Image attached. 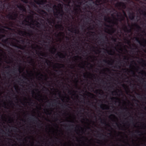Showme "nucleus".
<instances>
[{"label":"nucleus","mask_w":146,"mask_h":146,"mask_svg":"<svg viewBox=\"0 0 146 146\" xmlns=\"http://www.w3.org/2000/svg\"><path fill=\"white\" fill-rule=\"evenodd\" d=\"M29 32L27 33L25 31H23L21 30L18 31V34L20 35L23 36L28 35L29 36H31L33 35V31L31 29L28 30Z\"/></svg>","instance_id":"1"},{"label":"nucleus","mask_w":146,"mask_h":146,"mask_svg":"<svg viewBox=\"0 0 146 146\" xmlns=\"http://www.w3.org/2000/svg\"><path fill=\"white\" fill-rule=\"evenodd\" d=\"M64 13L63 9L59 10L56 12H54V15L56 16L57 18L62 19Z\"/></svg>","instance_id":"2"},{"label":"nucleus","mask_w":146,"mask_h":146,"mask_svg":"<svg viewBox=\"0 0 146 146\" xmlns=\"http://www.w3.org/2000/svg\"><path fill=\"white\" fill-rule=\"evenodd\" d=\"M115 6L118 8L119 9H125L126 7V4L122 2H117L115 4Z\"/></svg>","instance_id":"3"},{"label":"nucleus","mask_w":146,"mask_h":146,"mask_svg":"<svg viewBox=\"0 0 146 146\" xmlns=\"http://www.w3.org/2000/svg\"><path fill=\"white\" fill-rule=\"evenodd\" d=\"M13 15L10 14H9L7 16V18L9 19L13 20H16V19L18 18L19 14L16 12L15 13L13 12Z\"/></svg>","instance_id":"4"},{"label":"nucleus","mask_w":146,"mask_h":146,"mask_svg":"<svg viewBox=\"0 0 146 146\" xmlns=\"http://www.w3.org/2000/svg\"><path fill=\"white\" fill-rule=\"evenodd\" d=\"M105 25L108 27H110L111 28L110 30L108 29V32H107L108 33L111 35L115 32V30L113 27V25L110 26L106 24H105Z\"/></svg>","instance_id":"5"},{"label":"nucleus","mask_w":146,"mask_h":146,"mask_svg":"<svg viewBox=\"0 0 146 146\" xmlns=\"http://www.w3.org/2000/svg\"><path fill=\"white\" fill-rule=\"evenodd\" d=\"M35 2L38 5H44L47 3V0H35Z\"/></svg>","instance_id":"6"},{"label":"nucleus","mask_w":146,"mask_h":146,"mask_svg":"<svg viewBox=\"0 0 146 146\" xmlns=\"http://www.w3.org/2000/svg\"><path fill=\"white\" fill-rule=\"evenodd\" d=\"M63 5L61 3H59L58 4V6L56 5H54L53 7L57 11H58L59 10H62L63 9Z\"/></svg>","instance_id":"7"},{"label":"nucleus","mask_w":146,"mask_h":146,"mask_svg":"<svg viewBox=\"0 0 146 146\" xmlns=\"http://www.w3.org/2000/svg\"><path fill=\"white\" fill-rule=\"evenodd\" d=\"M17 8H19L20 11H22L24 12H26V9L24 6L20 4V5H17Z\"/></svg>","instance_id":"8"},{"label":"nucleus","mask_w":146,"mask_h":146,"mask_svg":"<svg viewBox=\"0 0 146 146\" xmlns=\"http://www.w3.org/2000/svg\"><path fill=\"white\" fill-rule=\"evenodd\" d=\"M123 30L125 32H126L127 33H130L131 31V29H129L126 25L125 24H124L123 25Z\"/></svg>","instance_id":"9"},{"label":"nucleus","mask_w":146,"mask_h":146,"mask_svg":"<svg viewBox=\"0 0 146 146\" xmlns=\"http://www.w3.org/2000/svg\"><path fill=\"white\" fill-rule=\"evenodd\" d=\"M33 116H35V117L34 118L30 117V118L31 119H30L31 120L35 121L36 122L37 124L38 123L40 124V123L37 121H39L41 122L39 119L38 117H35L34 115H33Z\"/></svg>","instance_id":"10"},{"label":"nucleus","mask_w":146,"mask_h":146,"mask_svg":"<svg viewBox=\"0 0 146 146\" xmlns=\"http://www.w3.org/2000/svg\"><path fill=\"white\" fill-rule=\"evenodd\" d=\"M56 65L57 66L55 65L54 66L55 68H60L62 67H64V64L61 63H56Z\"/></svg>","instance_id":"11"},{"label":"nucleus","mask_w":146,"mask_h":146,"mask_svg":"<svg viewBox=\"0 0 146 146\" xmlns=\"http://www.w3.org/2000/svg\"><path fill=\"white\" fill-rule=\"evenodd\" d=\"M56 55L61 58H65V55L61 52H58L56 54Z\"/></svg>","instance_id":"12"},{"label":"nucleus","mask_w":146,"mask_h":146,"mask_svg":"<svg viewBox=\"0 0 146 146\" xmlns=\"http://www.w3.org/2000/svg\"><path fill=\"white\" fill-rule=\"evenodd\" d=\"M100 107L103 110L105 109L106 110L109 109V107L106 105L102 104L100 106Z\"/></svg>","instance_id":"13"},{"label":"nucleus","mask_w":146,"mask_h":146,"mask_svg":"<svg viewBox=\"0 0 146 146\" xmlns=\"http://www.w3.org/2000/svg\"><path fill=\"white\" fill-rule=\"evenodd\" d=\"M133 25L136 27L137 31H139L141 30V27L137 24L135 23Z\"/></svg>","instance_id":"14"},{"label":"nucleus","mask_w":146,"mask_h":146,"mask_svg":"<svg viewBox=\"0 0 146 146\" xmlns=\"http://www.w3.org/2000/svg\"><path fill=\"white\" fill-rule=\"evenodd\" d=\"M134 13H129V18L131 20H133L135 18Z\"/></svg>","instance_id":"15"},{"label":"nucleus","mask_w":146,"mask_h":146,"mask_svg":"<svg viewBox=\"0 0 146 146\" xmlns=\"http://www.w3.org/2000/svg\"><path fill=\"white\" fill-rule=\"evenodd\" d=\"M104 20L105 21L109 23H111L112 21L109 17H107L106 16L104 17Z\"/></svg>","instance_id":"16"},{"label":"nucleus","mask_w":146,"mask_h":146,"mask_svg":"<svg viewBox=\"0 0 146 146\" xmlns=\"http://www.w3.org/2000/svg\"><path fill=\"white\" fill-rule=\"evenodd\" d=\"M135 40L136 41H137L138 43H139L140 45L143 46H145V45H143L141 43V41L140 40L139 38L137 37H135Z\"/></svg>","instance_id":"17"},{"label":"nucleus","mask_w":146,"mask_h":146,"mask_svg":"<svg viewBox=\"0 0 146 146\" xmlns=\"http://www.w3.org/2000/svg\"><path fill=\"white\" fill-rule=\"evenodd\" d=\"M76 6L77 8H74V10L75 11V13L77 14L78 13V8H79L80 6L79 5H76Z\"/></svg>","instance_id":"18"},{"label":"nucleus","mask_w":146,"mask_h":146,"mask_svg":"<svg viewBox=\"0 0 146 146\" xmlns=\"http://www.w3.org/2000/svg\"><path fill=\"white\" fill-rule=\"evenodd\" d=\"M55 27L56 29H60L61 28L63 29V27L62 25L61 24H57L55 25Z\"/></svg>","instance_id":"19"},{"label":"nucleus","mask_w":146,"mask_h":146,"mask_svg":"<svg viewBox=\"0 0 146 146\" xmlns=\"http://www.w3.org/2000/svg\"><path fill=\"white\" fill-rule=\"evenodd\" d=\"M56 49L55 48H52L51 49L50 52L51 53L54 54L56 52Z\"/></svg>","instance_id":"20"},{"label":"nucleus","mask_w":146,"mask_h":146,"mask_svg":"<svg viewBox=\"0 0 146 146\" xmlns=\"http://www.w3.org/2000/svg\"><path fill=\"white\" fill-rule=\"evenodd\" d=\"M48 21L50 25H51L52 23L54 24L55 22V20L53 19H52L51 21H50L48 19Z\"/></svg>","instance_id":"21"},{"label":"nucleus","mask_w":146,"mask_h":146,"mask_svg":"<svg viewBox=\"0 0 146 146\" xmlns=\"http://www.w3.org/2000/svg\"><path fill=\"white\" fill-rule=\"evenodd\" d=\"M44 6V7L45 8L46 7H50L51 8V6L52 5V4L50 3V4H46Z\"/></svg>","instance_id":"22"},{"label":"nucleus","mask_w":146,"mask_h":146,"mask_svg":"<svg viewBox=\"0 0 146 146\" xmlns=\"http://www.w3.org/2000/svg\"><path fill=\"white\" fill-rule=\"evenodd\" d=\"M40 58L41 59H45V62L46 63L48 64V63H51V62L49 60H48L47 59H45L44 58H42V57H40Z\"/></svg>","instance_id":"23"},{"label":"nucleus","mask_w":146,"mask_h":146,"mask_svg":"<svg viewBox=\"0 0 146 146\" xmlns=\"http://www.w3.org/2000/svg\"><path fill=\"white\" fill-rule=\"evenodd\" d=\"M88 0H78V3L81 4L83 2H86Z\"/></svg>","instance_id":"24"},{"label":"nucleus","mask_w":146,"mask_h":146,"mask_svg":"<svg viewBox=\"0 0 146 146\" xmlns=\"http://www.w3.org/2000/svg\"><path fill=\"white\" fill-rule=\"evenodd\" d=\"M40 55L41 56H43V57H47V55L45 53H43V52H41V53H40Z\"/></svg>","instance_id":"25"},{"label":"nucleus","mask_w":146,"mask_h":146,"mask_svg":"<svg viewBox=\"0 0 146 146\" xmlns=\"http://www.w3.org/2000/svg\"><path fill=\"white\" fill-rule=\"evenodd\" d=\"M27 19H28V20L31 19L32 21H33V18L32 16L31 15H29L27 17Z\"/></svg>","instance_id":"26"},{"label":"nucleus","mask_w":146,"mask_h":146,"mask_svg":"<svg viewBox=\"0 0 146 146\" xmlns=\"http://www.w3.org/2000/svg\"><path fill=\"white\" fill-rule=\"evenodd\" d=\"M105 34H102V35L100 36V37L102 38H104L105 39L107 38V37L106 36H104Z\"/></svg>","instance_id":"27"},{"label":"nucleus","mask_w":146,"mask_h":146,"mask_svg":"<svg viewBox=\"0 0 146 146\" xmlns=\"http://www.w3.org/2000/svg\"><path fill=\"white\" fill-rule=\"evenodd\" d=\"M40 11H41V12L42 13V14H45L46 15H47V13H46V12L44 10H40Z\"/></svg>","instance_id":"28"},{"label":"nucleus","mask_w":146,"mask_h":146,"mask_svg":"<svg viewBox=\"0 0 146 146\" xmlns=\"http://www.w3.org/2000/svg\"><path fill=\"white\" fill-rule=\"evenodd\" d=\"M13 46H15L17 48H19L23 50V47H22L21 46V45L20 46H20V47L16 46V45H13Z\"/></svg>","instance_id":"29"},{"label":"nucleus","mask_w":146,"mask_h":146,"mask_svg":"<svg viewBox=\"0 0 146 146\" xmlns=\"http://www.w3.org/2000/svg\"><path fill=\"white\" fill-rule=\"evenodd\" d=\"M103 61L106 63H108V64H110L109 63L110 62V61H107L106 59H104L103 60Z\"/></svg>","instance_id":"30"},{"label":"nucleus","mask_w":146,"mask_h":146,"mask_svg":"<svg viewBox=\"0 0 146 146\" xmlns=\"http://www.w3.org/2000/svg\"><path fill=\"white\" fill-rule=\"evenodd\" d=\"M111 99L112 100H119V99L117 98L116 97H112L111 98Z\"/></svg>","instance_id":"31"},{"label":"nucleus","mask_w":146,"mask_h":146,"mask_svg":"<svg viewBox=\"0 0 146 146\" xmlns=\"http://www.w3.org/2000/svg\"><path fill=\"white\" fill-rule=\"evenodd\" d=\"M74 33H78L79 32V31L78 29H74Z\"/></svg>","instance_id":"32"},{"label":"nucleus","mask_w":146,"mask_h":146,"mask_svg":"<svg viewBox=\"0 0 146 146\" xmlns=\"http://www.w3.org/2000/svg\"><path fill=\"white\" fill-rule=\"evenodd\" d=\"M5 37V35L3 34L0 35V40Z\"/></svg>","instance_id":"33"},{"label":"nucleus","mask_w":146,"mask_h":146,"mask_svg":"<svg viewBox=\"0 0 146 146\" xmlns=\"http://www.w3.org/2000/svg\"><path fill=\"white\" fill-rule=\"evenodd\" d=\"M21 1L25 3H28V0H21Z\"/></svg>","instance_id":"34"},{"label":"nucleus","mask_w":146,"mask_h":146,"mask_svg":"<svg viewBox=\"0 0 146 146\" xmlns=\"http://www.w3.org/2000/svg\"><path fill=\"white\" fill-rule=\"evenodd\" d=\"M143 73H146L143 70H141V72H139V74H141L142 75H143Z\"/></svg>","instance_id":"35"},{"label":"nucleus","mask_w":146,"mask_h":146,"mask_svg":"<svg viewBox=\"0 0 146 146\" xmlns=\"http://www.w3.org/2000/svg\"><path fill=\"white\" fill-rule=\"evenodd\" d=\"M8 39H5V40L3 39L2 40V41L3 42L5 43H6L7 42H8Z\"/></svg>","instance_id":"36"},{"label":"nucleus","mask_w":146,"mask_h":146,"mask_svg":"<svg viewBox=\"0 0 146 146\" xmlns=\"http://www.w3.org/2000/svg\"><path fill=\"white\" fill-rule=\"evenodd\" d=\"M107 52H108V54H109L110 55H113V54L111 53V52H112V51H111V50H110V51L107 50Z\"/></svg>","instance_id":"37"},{"label":"nucleus","mask_w":146,"mask_h":146,"mask_svg":"<svg viewBox=\"0 0 146 146\" xmlns=\"http://www.w3.org/2000/svg\"><path fill=\"white\" fill-rule=\"evenodd\" d=\"M135 133H137V134L139 133H142V132L138 130H137V131H135Z\"/></svg>","instance_id":"38"},{"label":"nucleus","mask_w":146,"mask_h":146,"mask_svg":"<svg viewBox=\"0 0 146 146\" xmlns=\"http://www.w3.org/2000/svg\"><path fill=\"white\" fill-rule=\"evenodd\" d=\"M141 11L143 13V15L144 16V17H146V13L144 11Z\"/></svg>","instance_id":"39"},{"label":"nucleus","mask_w":146,"mask_h":146,"mask_svg":"<svg viewBox=\"0 0 146 146\" xmlns=\"http://www.w3.org/2000/svg\"><path fill=\"white\" fill-rule=\"evenodd\" d=\"M114 93H115V95H116V94H117V91L116 90H115L114 91H113V92H112V94L113 95V94Z\"/></svg>","instance_id":"40"},{"label":"nucleus","mask_w":146,"mask_h":146,"mask_svg":"<svg viewBox=\"0 0 146 146\" xmlns=\"http://www.w3.org/2000/svg\"><path fill=\"white\" fill-rule=\"evenodd\" d=\"M87 34H90V33H91V34H93V33H94V34H95V33L94 32H92V31H89V32H88L87 33Z\"/></svg>","instance_id":"41"},{"label":"nucleus","mask_w":146,"mask_h":146,"mask_svg":"<svg viewBox=\"0 0 146 146\" xmlns=\"http://www.w3.org/2000/svg\"><path fill=\"white\" fill-rule=\"evenodd\" d=\"M1 130L2 131V132L3 133H1L2 134H4V133H5V134H7V133H6L5 132V131L2 129H1Z\"/></svg>","instance_id":"42"},{"label":"nucleus","mask_w":146,"mask_h":146,"mask_svg":"<svg viewBox=\"0 0 146 146\" xmlns=\"http://www.w3.org/2000/svg\"><path fill=\"white\" fill-rule=\"evenodd\" d=\"M31 3L32 6H34V7H37L35 5V4L34 3Z\"/></svg>","instance_id":"43"},{"label":"nucleus","mask_w":146,"mask_h":146,"mask_svg":"<svg viewBox=\"0 0 146 146\" xmlns=\"http://www.w3.org/2000/svg\"><path fill=\"white\" fill-rule=\"evenodd\" d=\"M87 29L88 30H92L93 29V28L91 27V26H90Z\"/></svg>","instance_id":"44"},{"label":"nucleus","mask_w":146,"mask_h":146,"mask_svg":"<svg viewBox=\"0 0 146 146\" xmlns=\"http://www.w3.org/2000/svg\"><path fill=\"white\" fill-rule=\"evenodd\" d=\"M112 23L113 25L116 24V25H117L118 24V23L117 22H112Z\"/></svg>","instance_id":"45"},{"label":"nucleus","mask_w":146,"mask_h":146,"mask_svg":"<svg viewBox=\"0 0 146 146\" xmlns=\"http://www.w3.org/2000/svg\"><path fill=\"white\" fill-rule=\"evenodd\" d=\"M123 13L125 17H127V15H126V13H125V11L123 10Z\"/></svg>","instance_id":"46"},{"label":"nucleus","mask_w":146,"mask_h":146,"mask_svg":"<svg viewBox=\"0 0 146 146\" xmlns=\"http://www.w3.org/2000/svg\"><path fill=\"white\" fill-rule=\"evenodd\" d=\"M121 16L122 17V18L120 19V21H123L124 19V18L121 15Z\"/></svg>","instance_id":"47"},{"label":"nucleus","mask_w":146,"mask_h":146,"mask_svg":"<svg viewBox=\"0 0 146 146\" xmlns=\"http://www.w3.org/2000/svg\"><path fill=\"white\" fill-rule=\"evenodd\" d=\"M40 23H39L38 22H37V24H36V27H38V28H39V26L38 25H40Z\"/></svg>","instance_id":"48"},{"label":"nucleus","mask_w":146,"mask_h":146,"mask_svg":"<svg viewBox=\"0 0 146 146\" xmlns=\"http://www.w3.org/2000/svg\"><path fill=\"white\" fill-rule=\"evenodd\" d=\"M131 73L132 74H133V75H135V72H134V71L132 70H131Z\"/></svg>","instance_id":"49"},{"label":"nucleus","mask_w":146,"mask_h":146,"mask_svg":"<svg viewBox=\"0 0 146 146\" xmlns=\"http://www.w3.org/2000/svg\"><path fill=\"white\" fill-rule=\"evenodd\" d=\"M23 21L25 22H26V23H29V21H27V19H25Z\"/></svg>","instance_id":"50"},{"label":"nucleus","mask_w":146,"mask_h":146,"mask_svg":"<svg viewBox=\"0 0 146 146\" xmlns=\"http://www.w3.org/2000/svg\"><path fill=\"white\" fill-rule=\"evenodd\" d=\"M38 75H40L41 76H43V75L40 72H39V73L38 74Z\"/></svg>","instance_id":"51"},{"label":"nucleus","mask_w":146,"mask_h":146,"mask_svg":"<svg viewBox=\"0 0 146 146\" xmlns=\"http://www.w3.org/2000/svg\"><path fill=\"white\" fill-rule=\"evenodd\" d=\"M24 16V15L23 14H20V16H19V18H20V17L21 16H22V17H23Z\"/></svg>","instance_id":"52"},{"label":"nucleus","mask_w":146,"mask_h":146,"mask_svg":"<svg viewBox=\"0 0 146 146\" xmlns=\"http://www.w3.org/2000/svg\"><path fill=\"white\" fill-rule=\"evenodd\" d=\"M124 60H128V58H127V57L125 56H124Z\"/></svg>","instance_id":"53"},{"label":"nucleus","mask_w":146,"mask_h":146,"mask_svg":"<svg viewBox=\"0 0 146 146\" xmlns=\"http://www.w3.org/2000/svg\"><path fill=\"white\" fill-rule=\"evenodd\" d=\"M101 122L102 123H103V124H105V125L106 124V121H104V122L103 123L102 121H101Z\"/></svg>","instance_id":"54"},{"label":"nucleus","mask_w":146,"mask_h":146,"mask_svg":"<svg viewBox=\"0 0 146 146\" xmlns=\"http://www.w3.org/2000/svg\"><path fill=\"white\" fill-rule=\"evenodd\" d=\"M68 93L70 94H72V91H69Z\"/></svg>","instance_id":"55"},{"label":"nucleus","mask_w":146,"mask_h":146,"mask_svg":"<svg viewBox=\"0 0 146 146\" xmlns=\"http://www.w3.org/2000/svg\"><path fill=\"white\" fill-rule=\"evenodd\" d=\"M112 40L113 41H114L115 42L116 41V39L115 38H112Z\"/></svg>","instance_id":"56"},{"label":"nucleus","mask_w":146,"mask_h":146,"mask_svg":"<svg viewBox=\"0 0 146 146\" xmlns=\"http://www.w3.org/2000/svg\"><path fill=\"white\" fill-rule=\"evenodd\" d=\"M66 38L67 40H69V37L68 36H66Z\"/></svg>","instance_id":"57"},{"label":"nucleus","mask_w":146,"mask_h":146,"mask_svg":"<svg viewBox=\"0 0 146 146\" xmlns=\"http://www.w3.org/2000/svg\"><path fill=\"white\" fill-rule=\"evenodd\" d=\"M59 34L60 35H62L64 34V33L63 32H61L59 33Z\"/></svg>","instance_id":"58"},{"label":"nucleus","mask_w":146,"mask_h":146,"mask_svg":"<svg viewBox=\"0 0 146 146\" xmlns=\"http://www.w3.org/2000/svg\"><path fill=\"white\" fill-rule=\"evenodd\" d=\"M23 78L25 79H27V78L25 76H23Z\"/></svg>","instance_id":"59"},{"label":"nucleus","mask_w":146,"mask_h":146,"mask_svg":"<svg viewBox=\"0 0 146 146\" xmlns=\"http://www.w3.org/2000/svg\"><path fill=\"white\" fill-rule=\"evenodd\" d=\"M87 93H88V94H91V95H93V94H92V93H90V92H87Z\"/></svg>","instance_id":"60"},{"label":"nucleus","mask_w":146,"mask_h":146,"mask_svg":"<svg viewBox=\"0 0 146 146\" xmlns=\"http://www.w3.org/2000/svg\"><path fill=\"white\" fill-rule=\"evenodd\" d=\"M127 107H125V108H124L123 109L124 110H127Z\"/></svg>","instance_id":"61"},{"label":"nucleus","mask_w":146,"mask_h":146,"mask_svg":"<svg viewBox=\"0 0 146 146\" xmlns=\"http://www.w3.org/2000/svg\"><path fill=\"white\" fill-rule=\"evenodd\" d=\"M71 126H74V125H73V124H70V125L69 127Z\"/></svg>","instance_id":"62"},{"label":"nucleus","mask_w":146,"mask_h":146,"mask_svg":"<svg viewBox=\"0 0 146 146\" xmlns=\"http://www.w3.org/2000/svg\"><path fill=\"white\" fill-rule=\"evenodd\" d=\"M21 41L22 42H25L24 41V40H21Z\"/></svg>","instance_id":"63"},{"label":"nucleus","mask_w":146,"mask_h":146,"mask_svg":"<svg viewBox=\"0 0 146 146\" xmlns=\"http://www.w3.org/2000/svg\"><path fill=\"white\" fill-rule=\"evenodd\" d=\"M32 93L33 94H35V92H34V91H32Z\"/></svg>","instance_id":"64"}]
</instances>
